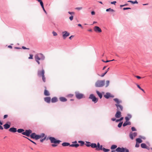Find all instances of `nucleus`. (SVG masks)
<instances>
[{
  "label": "nucleus",
  "instance_id": "nucleus-51",
  "mask_svg": "<svg viewBox=\"0 0 152 152\" xmlns=\"http://www.w3.org/2000/svg\"><path fill=\"white\" fill-rule=\"evenodd\" d=\"M73 16L72 15L71 16L69 17V19L71 21H72L73 20Z\"/></svg>",
  "mask_w": 152,
  "mask_h": 152
},
{
  "label": "nucleus",
  "instance_id": "nucleus-35",
  "mask_svg": "<svg viewBox=\"0 0 152 152\" xmlns=\"http://www.w3.org/2000/svg\"><path fill=\"white\" fill-rule=\"evenodd\" d=\"M117 147V146L116 145H112L111 147V149H114L116 148Z\"/></svg>",
  "mask_w": 152,
  "mask_h": 152
},
{
  "label": "nucleus",
  "instance_id": "nucleus-50",
  "mask_svg": "<svg viewBox=\"0 0 152 152\" xmlns=\"http://www.w3.org/2000/svg\"><path fill=\"white\" fill-rule=\"evenodd\" d=\"M132 131H136V129L134 127H132Z\"/></svg>",
  "mask_w": 152,
  "mask_h": 152
},
{
  "label": "nucleus",
  "instance_id": "nucleus-46",
  "mask_svg": "<svg viewBox=\"0 0 152 152\" xmlns=\"http://www.w3.org/2000/svg\"><path fill=\"white\" fill-rule=\"evenodd\" d=\"M78 142L79 143H81L82 145H83L84 144V142L82 141H79Z\"/></svg>",
  "mask_w": 152,
  "mask_h": 152
},
{
  "label": "nucleus",
  "instance_id": "nucleus-43",
  "mask_svg": "<svg viewBox=\"0 0 152 152\" xmlns=\"http://www.w3.org/2000/svg\"><path fill=\"white\" fill-rule=\"evenodd\" d=\"M3 124V123L1 121H0V129L1 130H3V128L1 125H2Z\"/></svg>",
  "mask_w": 152,
  "mask_h": 152
},
{
  "label": "nucleus",
  "instance_id": "nucleus-9",
  "mask_svg": "<svg viewBox=\"0 0 152 152\" xmlns=\"http://www.w3.org/2000/svg\"><path fill=\"white\" fill-rule=\"evenodd\" d=\"M63 38L64 39H65L66 37L69 36L70 34L66 31H64L62 32Z\"/></svg>",
  "mask_w": 152,
  "mask_h": 152
},
{
  "label": "nucleus",
  "instance_id": "nucleus-18",
  "mask_svg": "<svg viewBox=\"0 0 152 152\" xmlns=\"http://www.w3.org/2000/svg\"><path fill=\"white\" fill-rule=\"evenodd\" d=\"M9 131L11 132H17V130L16 128L14 127H12L10 128L9 129Z\"/></svg>",
  "mask_w": 152,
  "mask_h": 152
},
{
  "label": "nucleus",
  "instance_id": "nucleus-44",
  "mask_svg": "<svg viewBox=\"0 0 152 152\" xmlns=\"http://www.w3.org/2000/svg\"><path fill=\"white\" fill-rule=\"evenodd\" d=\"M123 122L119 123L118 125V127L120 128L122 125Z\"/></svg>",
  "mask_w": 152,
  "mask_h": 152
},
{
  "label": "nucleus",
  "instance_id": "nucleus-27",
  "mask_svg": "<svg viewBox=\"0 0 152 152\" xmlns=\"http://www.w3.org/2000/svg\"><path fill=\"white\" fill-rule=\"evenodd\" d=\"M136 142L139 143H141L142 142V140L140 138H137L136 139Z\"/></svg>",
  "mask_w": 152,
  "mask_h": 152
},
{
  "label": "nucleus",
  "instance_id": "nucleus-40",
  "mask_svg": "<svg viewBox=\"0 0 152 152\" xmlns=\"http://www.w3.org/2000/svg\"><path fill=\"white\" fill-rule=\"evenodd\" d=\"M109 83L110 81L109 80L106 81L105 87H107L109 85Z\"/></svg>",
  "mask_w": 152,
  "mask_h": 152
},
{
  "label": "nucleus",
  "instance_id": "nucleus-22",
  "mask_svg": "<svg viewBox=\"0 0 152 152\" xmlns=\"http://www.w3.org/2000/svg\"><path fill=\"white\" fill-rule=\"evenodd\" d=\"M131 124V123L128 121H126L124 122L123 124V126H125L127 125H130Z\"/></svg>",
  "mask_w": 152,
  "mask_h": 152
},
{
  "label": "nucleus",
  "instance_id": "nucleus-49",
  "mask_svg": "<svg viewBox=\"0 0 152 152\" xmlns=\"http://www.w3.org/2000/svg\"><path fill=\"white\" fill-rule=\"evenodd\" d=\"M52 33H53V35L54 36H57V33L56 32H55V31H53V32H52Z\"/></svg>",
  "mask_w": 152,
  "mask_h": 152
},
{
  "label": "nucleus",
  "instance_id": "nucleus-38",
  "mask_svg": "<svg viewBox=\"0 0 152 152\" xmlns=\"http://www.w3.org/2000/svg\"><path fill=\"white\" fill-rule=\"evenodd\" d=\"M137 86L139 89L142 90L144 93H145V91L139 85L137 84Z\"/></svg>",
  "mask_w": 152,
  "mask_h": 152
},
{
  "label": "nucleus",
  "instance_id": "nucleus-19",
  "mask_svg": "<svg viewBox=\"0 0 152 152\" xmlns=\"http://www.w3.org/2000/svg\"><path fill=\"white\" fill-rule=\"evenodd\" d=\"M132 118V115L130 114H128L127 116L125 117V119L126 121H128Z\"/></svg>",
  "mask_w": 152,
  "mask_h": 152
},
{
  "label": "nucleus",
  "instance_id": "nucleus-45",
  "mask_svg": "<svg viewBox=\"0 0 152 152\" xmlns=\"http://www.w3.org/2000/svg\"><path fill=\"white\" fill-rule=\"evenodd\" d=\"M29 57H28L29 59H32L33 58V55L31 54L29 55Z\"/></svg>",
  "mask_w": 152,
  "mask_h": 152
},
{
  "label": "nucleus",
  "instance_id": "nucleus-60",
  "mask_svg": "<svg viewBox=\"0 0 152 152\" xmlns=\"http://www.w3.org/2000/svg\"><path fill=\"white\" fill-rule=\"evenodd\" d=\"M74 37V36L73 35H72L71 36L69 37V39H72V38H73Z\"/></svg>",
  "mask_w": 152,
  "mask_h": 152
},
{
  "label": "nucleus",
  "instance_id": "nucleus-23",
  "mask_svg": "<svg viewBox=\"0 0 152 152\" xmlns=\"http://www.w3.org/2000/svg\"><path fill=\"white\" fill-rule=\"evenodd\" d=\"M37 135L35 133H33L31 134L30 135V136L31 138L33 139H36V136Z\"/></svg>",
  "mask_w": 152,
  "mask_h": 152
},
{
  "label": "nucleus",
  "instance_id": "nucleus-34",
  "mask_svg": "<svg viewBox=\"0 0 152 152\" xmlns=\"http://www.w3.org/2000/svg\"><path fill=\"white\" fill-rule=\"evenodd\" d=\"M41 77H42V79L43 82L45 83L46 82V78L45 75L41 76Z\"/></svg>",
  "mask_w": 152,
  "mask_h": 152
},
{
  "label": "nucleus",
  "instance_id": "nucleus-13",
  "mask_svg": "<svg viewBox=\"0 0 152 152\" xmlns=\"http://www.w3.org/2000/svg\"><path fill=\"white\" fill-rule=\"evenodd\" d=\"M104 96L106 99H108L110 97H113L114 96L111 95L110 93H107L104 95Z\"/></svg>",
  "mask_w": 152,
  "mask_h": 152
},
{
  "label": "nucleus",
  "instance_id": "nucleus-33",
  "mask_svg": "<svg viewBox=\"0 0 152 152\" xmlns=\"http://www.w3.org/2000/svg\"><path fill=\"white\" fill-rule=\"evenodd\" d=\"M109 11H110L112 12H115V11L113 9H111V8H109V9H107L106 10V11L108 12Z\"/></svg>",
  "mask_w": 152,
  "mask_h": 152
},
{
  "label": "nucleus",
  "instance_id": "nucleus-2",
  "mask_svg": "<svg viewBox=\"0 0 152 152\" xmlns=\"http://www.w3.org/2000/svg\"><path fill=\"white\" fill-rule=\"evenodd\" d=\"M47 139H49L50 142L52 143H54V144H52L51 146L53 147H56L58 146V145L59 144L60 142H61L59 140H57L54 137H48Z\"/></svg>",
  "mask_w": 152,
  "mask_h": 152
},
{
  "label": "nucleus",
  "instance_id": "nucleus-63",
  "mask_svg": "<svg viewBox=\"0 0 152 152\" xmlns=\"http://www.w3.org/2000/svg\"><path fill=\"white\" fill-rule=\"evenodd\" d=\"M73 96V95L72 94H69L68 95V96L70 97H72Z\"/></svg>",
  "mask_w": 152,
  "mask_h": 152
},
{
  "label": "nucleus",
  "instance_id": "nucleus-54",
  "mask_svg": "<svg viewBox=\"0 0 152 152\" xmlns=\"http://www.w3.org/2000/svg\"><path fill=\"white\" fill-rule=\"evenodd\" d=\"M91 14L92 15H94L95 14V12L94 11H92L91 12Z\"/></svg>",
  "mask_w": 152,
  "mask_h": 152
},
{
  "label": "nucleus",
  "instance_id": "nucleus-58",
  "mask_svg": "<svg viewBox=\"0 0 152 152\" xmlns=\"http://www.w3.org/2000/svg\"><path fill=\"white\" fill-rule=\"evenodd\" d=\"M114 59H113L112 60H109V61H108V60H107L105 62V63H107V62H110V61H114Z\"/></svg>",
  "mask_w": 152,
  "mask_h": 152
},
{
  "label": "nucleus",
  "instance_id": "nucleus-14",
  "mask_svg": "<svg viewBox=\"0 0 152 152\" xmlns=\"http://www.w3.org/2000/svg\"><path fill=\"white\" fill-rule=\"evenodd\" d=\"M45 136V134L44 133H42L40 135H37V136H36V140H38L39 139L42 138Z\"/></svg>",
  "mask_w": 152,
  "mask_h": 152
},
{
  "label": "nucleus",
  "instance_id": "nucleus-47",
  "mask_svg": "<svg viewBox=\"0 0 152 152\" xmlns=\"http://www.w3.org/2000/svg\"><path fill=\"white\" fill-rule=\"evenodd\" d=\"M68 13H69L70 15H75V12H70L69 11L68 12Z\"/></svg>",
  "mask_w": 152,
  "mask_h": 152
},
{
  "label": "nucleus",
  "instance_id": "nucleus-10",
  "mask_svg": "<svg viewBox=\"0 0 152 152\" xmlns=\"http://www.w3.org/2000/svg\"><path fill=\"white\" fill-rule=\"evenodd\" d=\"M137 134L136 132H131L129 134V137L132 140H133L134 137L137 135Z\"/></svg>",
  "mask_w": 152,
  "mask_h": 152
},
{
  "label": "nucleus",
  "instance_id": "nucleus-57",
  "mask_svg": "<svg viewBox=\"0 0 152 152\" xmlns=\"http://www.w3.org/2000/svg\"><path fill=\"white\" fill-rule=\"evenodd\" d=\"M22 48L23 49H28V50H29V48H26V47H25L24 46H22Z\"/></svg>",
  "mask_w": 152,
  "mask_h": 152
},
{
  "label": "nucleus",
  "instance_id": "nucleus-11",
  "mask_svg": "<svg viewBox=\"0 0 152 152\" xmlns=\"http://www.w3.org/2000/svg\"><path fill=\"white\" fill-rule=\"evenodd\" d=\"M94 31L96 32L100 33L102 31L101 29L98 26H95L94 28Z\"/></svg>",
  "mask_w": 152,
  "mask_h": 152
},
{
  "label": "nucleus",
  "instance_id": "nucleus-48",
  "mask_svg": "<svg viewBox=\"0 0 152 152\" xmlns=\"http://www.w3.org/2000/svg\"><path fill=\"white\" fill-rule=\"evenodd\" d=\"M82 9V7H78L75 8V9L78 10H80Z\"/></svg>",
  "mask_w": 152,
  "mask_h": 152
},
{
  "label": "nucleus",
  "instance_id": "nucleus-28",
  "mask_svg": "<svg viewBox=\"0 0 152 152\" xmlns=\"http://www.w3.org/2000/svg\"><path fill=\"white\" fill-rule=\"evenodd\" d=\"M62 145L63 146H66L69 145L70 144L68 142H64L62 143Z\"/></svg>",
  "mask_w": 152,
  "mask_h": 152
},
{
  "label": "nucleus",
  "instance_id": "nucleus-31",
  "mask_svg": "<svg viewBox=\"0 0 152 152\" xmlns=\"http://www.w3.org/2000/svg\"><path fill=\"white\" fill-rule=\"evenodd\" d=\"M141 146L142 148H147L146 145L145 143H142L141 144Z\"/></svg>",
  "mask_w": 152,
  "mask_h": 152
},
{
  "label": "nucleus",
  "instance_id": "nucleus-59",
  "mask_svg": "<svg viewBox=\"0 0 152 152\" xmlns=\"http://www.w3.org/2000/svg\"><path fill=\"white\" fill-rule=\"evenodd\" d=\"M7 117H8V115H4V118L5 119V118H7Z\"/></svg>",
  "mask_w": 152,
  "mask_h": 152
},
{
  "label": "nucleus",
  "instance_id": "nucleus-55",
  "mask_svg": "<svg viewBox=\"0 0 152 152\" xmlns=\"http://www.w3.org/2000/svg\"><path fill=\"white\" fill-rule=\"evenodd\" d=\"M116 3V1H114L111 2V4H115Z\"/></svg>",
  "mask_w": 152,
  "mask_h": 152
},
{
  "label": "nucleus",
  "instance_id": "nucleus-30",
  "mask_svg": "<svg viewBox=\"0 0 152 152\" xmlns=\"http://www.w3.org/2000/svg\"><path fill=\"white\" fill-rule=\"evenodd\" d=\"M96 92L100 99H101L102 97V94L98 91H97Z\"/></svg>",
  "mask_w": 152,
  "mask_h": 152
},
{
  "label": "nucleus",
  "instance_id": "nucleus-39",
  "mask_svg": "<svg viewBox=\"0 0 152 152\" xmlns=\"http://www.w3.org/2000/svg\"><path fill=\"white\" fill-rule=\"evenodd\" d=\"M128 2H131L132 4H137L138 2L137 1H128Z\"/></svg>",
  "mask_w": 152,
  "mask_h": 152
},
{
  "label": "nucleus",
  "instance_id": "nucleus-21",
  "mask_svg": "<svg viewBox=\"0 0 152 152\" xmlns=\"http://www.w3.org/2000/svg\"><path fill=\"white\" fill-rule=\"evenodd\" d=\"M60 100L62 102H65L67 101V99L63 97H61L59 98Z\"/></svg>",
  "mask_w": 152,
  "mask_h": 152
},
{
  "label": "nucleus",
  "instance_id": "nucleus-42",
  "mask_svg": "<svg viewBox=\"0 0 152 152\" xmlns=\"http://www.w3.org/2000/svg\"><path fill=\"white\" fill-rule=\"evenodd\" d=\"M44 138L42 139H41L40 140V141L41 142H43V141L45 140L46 139V136H45L44 137H43Z\"/></svg>",
  "mask_w": 152,
  "mask_h": 152
},
{
  "label": "nucleus",
  "instance_id": "nucleus-56",
  "mask_svg": "<svg viewBox=\"0 0 152 152\" xmlns=\"http://www.w3.org/2000/svg\"><path fill=\"white\" fill-rule=\"evenodd\" d=\"M139 145L136 142V145H135V147H139Z\"/></svg>",
  "mask_w": 152,
  "mask_h": 152
},
{
  "label": "nucleus",
  "instance_id": "nucleus-29",
  "mask_svg": "<svg viewBox=\"0 0 152 152\" xmlns=\"http://www.w3.org/2000/svg\"><path fill=\"white\" fill-rule=\"evenodd\" d=\"M91 146L93 148H96L97 146L96 143H92L91 144Z\"/></svg>",
  "mask_w": 152,
  "mask_h": 152
},
{
  "label": "nucleus",
  "instance_id": "nucleus-3",
  "mask_svg": "<svg viewBox=\"0 0 152 152\" xmlns=\"http://www.w3.org/2000/svg\"><path fill=\"white\" fill-rule=\"evenodd\" d=\"M104 80H98L95 83V86L97 87H101L104 85Z\"/></svg>",
  "mask_w": 152,
  "mask_h": 152
},
{
  "label": "nucleus",
  "instance_id": "nucleus-52",
  "mask_svg": "<svg viewBox=\"0 0 152 152\" xmlns=\"http://www.w3.org/2000/svg\"><path fill=\"white\" fill-rule=\"evenodd\" d=\"M131 8L129 7L124 8L123 10H126L130 9Z\"/></svg>",
  "mask_w": 152,
  "mask_h": 152
},
{
  "label": "nucleus",
  "instance_id": "nucleus-25",
  "mask_svg": "<svg viewBox=\"0 0 152 152\" xmlns=\"http://www.w3.org/2000/svg\"><path fill=\"white\" fill-rule=\"evenodd\" d=\"M4 127L5 129H7L10 127V125L7 124H6L4 125Z\"/></svg>",
  "mask_w": 152,
  "mask_h": 152
},
{
  "label": "nucleus",
  "instance_id": "nucleus-24",
  "mask_svg": "<svg viewBox=\"0 0 152 152\" xmlns=\"http://www.w3.org/2000/svg\"><path fill=\"white\" fill-rule=\"evenodd\" d=\"M44 94L45 96H49L50 94L48 92L46 89H45L44 92Z\"/></svg>",
  "mask_w": 152,
  "mask_h": 152
},
{
  "label": "nucleus",
  "instance_id": "nucleus-8",
  "mask_svg": "<svg viewBox=\"0 0 152 152\" xmlns=\"http://www.w3.org/2000/svg\"><path fill=\"white\" fill-rule=\"evenodd\" d=\"M45 72L44 70L42 69L41 71L39 70L38 71L37 75L39 77H41L44 75H45Z\"/></svg>",
  "mask_w": 152,
  "mask_h": 152
},
{
  "label": "nucleus",
  "instance_id": "nucleus-62",
  "mask_svg": "<svg viewBox=\"0 0 152 152\" xmlns=\"http://www.w3.org/2000/svg\"><path fill=\"white\" fill-rule=\"evenodd\" d=\"M78 26H80V27L82 28H83V27L82 26V25L81 24H78Z\"/></svg>",
  "mask_w": 152,
  "mask_h": 152
},
{
  "label": "nucleus",
  "instance_id": "nucleus-16",
  "mask_svg": "<svg viewBox=\"0 0 152 152\" xmlns=\"http://www.w3.org/2000/svg\"><path fill=\"white\" fill-rule=\"evenodd\" d=\"M97 147L96 149L97 150H102V145H100L99 142L97 143Z\"/></svg>",
  "mask_w": 152,
  "mask_h": 152
},
{
  "label": "nucleus",
  "instance_id": "nucleus-1",
  "mask_svg": "<svg viewBox=\"0 0 152 152\" xmlns=\"http://www.w3.org/2000/svg\"><path fill=\"white\" fill-rule=\"evenodd\" d=\"M113 100L115 103V105L117 108V111L121 112L123 111L124 107L121 104V103L122 102V101L116 98L113 99Z\"/></svg>",
  "mask_w": 152,
  "mask_h": 152
},
{
  "label": "nucleus",
  "instance_id": "nucleus-4",
  "mask_svg": "<svg viewBox=\"0 0 152 152\" xmlns=\"http://www.w3.org/2000/svg\"><path fill=\"white\" fill-rule=\"evenodd\" d=\"M34 58L36 61H39L40 60H44L45 58L44 56L42 54H36L34 56Z\"/></svg>",
  "mask_w": 152,
  "mask_h": 152
},
{
  "label": "nucleus",
  "instance_id": "nucleus-6",
  "mask_svg": "<svg viewBox=\"0 0 152 152\" xmlns=\"http://www.w3.org/2000/svg\"><path fill=\"white\" fill-rule=\"evenodd\" d=\"M89 98L92 99V101L96 103L98 100V99L93 94H91L90 95Z\"/></svg>",
  "mask_w": 152,
  "mask_h": 152
},
{
  "label": "nucleus",
  "instance_id": "nucleus-32",
  "mask_svg": "<svg viewBox=\"0 0 152 152\" xmlns=\"http://www.w3.org/2000/svg\"><path fill=\"white\" fill-rule=\"evenodd\" d=\"M17 131L18 133H20L24 132V130L23 129H18Z\"/></svg>",
  "mask_w": 152,
  "mask_h": 152
},
{
  "label": "nucleus",
  "instance_id": "nucleus-7",
  "mask_svg": "<svg viewBox=\"0 0 152 152\" xmlns=\"http://www.w3.org/2000/svg\"><path fill=\"white\" fill-rule=\"evenodd\" d=\"M32 133V131L31 130H26L25 132L22 133V134L27 136H28L30 134Z\"/></svg>",
  "mask_w": 152,
  "mask_h": 152
},
{
  "label": "nucleus",
  "instance_id": "nucleus-53",
  "mask_svg": "<svg viewBox=\"0 0 152 152\" xmlns=\"http://www.w3.org/2000/svg\"><path fill=\"white\" fill-rule=\"evenodd\" d=\"M27 139H28L29 140H30V141H31V142H32V143H34V144H35V145H36L37 144H36V143L35 142H34V141H32V140H31L29 139H28V138H27Z\"/></svg>",
  "mask_w": 152,
  "mask_h": 152
},
{
  "label": "nucleus",
  "instance_id": "nucleus-61",
  "mask_svg": "<svg viewBox=\"0 0 152 152\" xmlns=\"http://www.w3.org/2000/svg\"><path fill=\"white\" fill-rule=\"evenodd\" d=\"M136 77L137 78L139 79H140L141 78V77L138 76H136Z\"/></svg>",
  "mask_w": 152,
  "mask_h": 152
},
{
  "label": "nucleus",
  "instance_id": "nucleus-20",
  "mask_svg": "<svg viewBox=\"0 0 152 152\" xmlns=\"http://www.w3.org/2000/svg\"><path fill=\"white\" fill-rule=\"evenodd\" d=\"M58 101L57 98L55 97L51 99V102L52 103H55L57 102Z\"/></svg>",
  "mask_w": 152,
  "mask_h": 152
},
{
  "label": "nucleus",
  "instance_id": "nucleus-17",
  "mask_svg": "<svg viewBox=\"0 0 152 152\" xmlns=\"http://www.w3.org/2000/svg\"><path fill=\"white\" fill-rule=\"evenodd\" d=\"M45 101L48 103H50V100L51 98L50 97H47L44 98V99Z\"/></svg>",
  "mask_w": 152,
  "mask_h": 152
},
{
  "label": "nucleus",
  "instance_id": "nucleus-37",
  "mask_svg": "<svg viewBox=\"0 0 152 152\" xmlns=\"http://www.w3.org/2000/svg\"><path fill=\"white\" fill-rule=\"evenodd\" d=\"M102 150L104 152H108L110 151V149H107L104 148H102Z\"/></svg>",
  "mask_w": 152,
  "mask_h": 152
},
{
  "label": "nucleus",
  "instance_id": "nucleus-41",
  "mask_svg": "<svg viewBox=\"0 0 152 152\" xmlns=\"http://www.w3.org/2000/svg\"><path fill=\"white\" fill-rule=\"evenodd\" d=\"M86 145L87 147H89L91 146V143L89 142H86Z\"/></svg>",
  "mask_w": 152,
  "mask_h": 152
},
{
  "label": "nucleus",
  "instance_id": "nucleus-36",
  "mask_svg": "<svg viewBox=\"0 0 152 152\" xmlns=\"http://www.w3.org/2000/svg\"><path fill=\"white\" fill-rule=\"evenodd\" d=\"M109 68L107 69V70L103 74H102V75L101 76L102 77H104V75L107 73V72L109 71Z\"/></svg>",
  "mask_w": 152,
  "mask_h": 152
},
{
  "label": "nucleus",
  "instance_id": "nucleus-15",
  "mask_svg": "<svg viewBox=\"0 0 152 152\" xmlns=\"http://www.w3.org/2000/svg\"><path fill=\"white\" fill-rule=\"evenodd\" d=\"M121 116V112L120 111H117L116 113L115 114V116L116 118H120Z\"/></svg>",
  "mask_w": 152,
  "mask_h": 152
},
{
  "label": "nucleus",
  "instance_id": "nucleus-5",
  "mask_svg": "<svg viewBox=\"0 0 152 152\" xmlns=\"http://www.w3.org/2000/svg\"><path fill=\"white\" fill-rule=\"evenodd\" d=\"M117 152H129L128 149L125 148L118 147L116 149Z\"/></svg>",
  "mask_w": 152,
  "mask_h": 152
},
{
  "label": "nucleus",
  "instance_id": "nucleus-26",
  "mask_svg": "<svg viewBox=\"0 0 152 152\" xmlns=\"http://www.w3.org/2000/svg\"><path fill=\"white\" fill-rule=\"evenodd\" d=\"M69 145L70 147H75L76 148H77L79 146V145L78 144H71V145Z\"/></svg>",
  "mask_w": 152,
  "mask_h": 152
},
{
  "label": "nucleus",
  "instance_id": "nucleus-12",
  "mask_svg": "<svg viewBox=\"0 0 152 152\" xmlns=\"http://www.w3.org/2000/svg\"><path fill=\"white\" fill-rule=\"evenodd\" d=\"M75 95L76 98L79 99L83 98V94L79 93H76Z\"/></svg>",
  "mask_w": 152,
  "mask_h": 152
},
{
  "label": "nucleus",
  "instance_id": "nucleus-64",
  "mask_svg": "<svg viewBox=\"0 0 152 152\" xmlns=\"http://www.w3.org/2000/svg\"><path fill=\"white\" fill-rule=\"evenodd\" d=\"M123 118H124L123 117H122L119 120H120V121H122L123 119Z\"/></svg>",
  "mask_w": 152,
  "mask_h": 152
}]
</instances>
